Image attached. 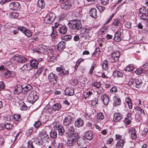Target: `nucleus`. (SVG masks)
I'll use <instances>...</instances> for the list:
<instances>
[{
  "label": "nucleus",
  "instance_id": "f257e3e1",
  "mask_svg": "<svg viewBox=\"0 0 148 148\" xmlns=\"http://www.w3.org/2000/svg\"><path fill=\"white\" fill-rule=\"evenodd\" d=\"M38 97L37 92L35 91H32L28 95L27 100L29 103H33L37 101Z\"/></svg>",
  "mask_w": 148,
  "mask_h": 148
},
{
  "label": "nucleus",
  "instance_id": "f03ea898",
  "mask_svg": "<svg viewBox=\"0 0 148 148\" xmlns=\"http://www.w3.org/2000/svg\"><path fill=\"white\" fill-rule=\"evenodd\" d=\"M69 25L70 28L73 29H79L82 26L80 21L79 20L71 21Z\"/></svg>",
  "mask_w": 148,
  "mask_h": 148
},
{
  "label": "nucleus",
  "instance_id": "7ed1b4c3",
  "mask_svg": "<svg viewBox=\"0 0 148 148\" xmlns=\"http://www.w3.org/2000/svg\"><path fill=\"white\" fill-rule=\"evenodd\" d=\"M77 140L75 135H70L67 136L66 144L69 146H74L76 143Z\"/></svg>",
  "mask_w": 148,
  "mask_h": 148
},
{
  "label": "nucleus",
  "instance_id": "20e7f679",
  "mask_svg": "<svg viewBox=\"0 0 148 148\" xmlns=\"http://www.w3.org/2000/svg\"><path fill=\"white\" fill-rule=\"evenodd\" d=\"M56 16L55 14L51 12L48 14L45 17L44 21L47 24L51 23L54 20Z\"/></svg>",
  "mask_w": 148,
  "mask_h": 148
},
{
  "label": "nucleus",
  "instance_id": "39448f33",
  "mask_svg": "<svg viewBox=\"0 0 148 148\" xmlns=\"http://www.w3.org/2000/svg\"><path fill=\"white\" fill-rule=\"evenodd\" d=\"M120 53L119 51L112 53L111 54L110 58V60L112 62H114L117 60L120 56Z\"/></svg>",
  "mask_w": 148,
  "mask_h": 148
},
{
  "label": "nucleus",
  "instance_id": "423d86ee",
  "mask_svg": "<svg viewBox=\"0 0 148 148\" xmlns=\"http://www.w3.org/2000/svg\"><path fill=\"white\" fill-rule=\"evenodd\" d=\"M71 7V3L70 1H66L62 2L61 5V8L63 9L67 10Z\"/></svg>",
  "mask_w": 148,
  "mask_h": 148
},
{
  "label": "nucleus",
  "instance_id": "0eeeda50",
  "mask_svg": "<svg viewBox=\"0 0 148 148\" xmlns=\"http://www.w3.org/2000/svg\"><path fill=\"white\" fill-rule=\"evenodd\" d=\"M20 30L24 33L28 37H30L32 35V32L29 30L23 27H18Z\"/></svg>",
  "mask_w": 148,
  "mask_h": 148
},
{
  "label": "nucleus",
  "instance_id": "6e6552de",
  "mask_svg": "<svg viewBox=\"0 0 148 148\" xmlns=\"http://www.w3.org/2000/svg\"><path fill=\"white\" fill-rule=\"evenodd\" d=\"M57 76L52 73H50L49 76L48 78L49 81L51 84H55L57 82Z\"/></svg>",
  "mask_w": 148,
  "mask_h": 148
},
{
  "label": "nucleus",
  "instance_id": "1a4fd4ad",
  "mask_svg": "<svg viewBox=\"0 0 148 148\" xmlns=\"http://www.w3.org/2000/svg\"><path fill=\"white\" fill-rule=\"evenodd\" d=\"M4 77L8 78L10 77H13L15 76V73L14 72H10L8 70H5Z\"/></svg>",
  "mask_w": 148,
  "mask_h": 148
},
{
  "label": "nucleus",
  "instance_id": "9d476101",
  "mask_svg": "<svg viewBox=\"0 0 148 148\" xmlns=\"http://www.w3.org/2000/svg\"><path fill=\"white\" fill-rule=\"evenodd\" d=\"M23 90V88L20 85H18L15 87L14 92L15 94H18L22 92Z\"/></svg>",
  "mask_w": 148,
  "mask_h": 148
},
{
  "label": "nucleus",
  "instance_id": "9b49d317",
  "mask_svg": "<svg viewBox=\"0 0 148 148\" xmlns=\"http://www.w3.org/2000/svg\"><path fill=\"white\" fill-rule=\"evenodd\" d=\"M19 3L17 2H12L9 5L10 8L13 10L16 9L19 7Z\"/></svg>",
  "mask_w": 148,
  "mask_h": 148
},
{
  "label": "nucleus",
  "instance_id": "f8f14e48",
  "mask_svg": "<svg viewBox=\"0 0 148 148\" xmlns=\"http://www.w3.org/2000/svg\"><path fill=\"white\" fill-rule=\"evenodd\" d=\"M101 99L105 105H107L108 104L109 101L108 95L106 94H103L101 96Z\"/></svg>",
  "mask_w": 148,
  "mask_h": 148
},
{
  "label": "nucleus",
  "instance_id": "ddd939ff",
  "mask_svg": "<svg viewBox=\"0 0 148 148\" xmlns=\"http://www.w3.org/2000/svg\"><path fill=\"white\" fill-rule=\"evenodd\" d=\"M135 81L136 87L138 88H140L141 86L143 83L142 78L138 77L136 78Z\"/></svg>",
  "mask_w": 148,
  "mask_h": 148
},
{
  "label": "nucleus",
  "instance_id": "4468645a",
  "mask_svg": "<svg viewBox=\"0 0 148 148\" xmlns=\"http://www.w3.org/2000/svg\"><path fill=\"white\" fill-rule=\"evenodd\" d=\"M65 47V43L64 41L60 42L57 45L58 49L60 51H62Z\"/></svg>",
  "mask_w": 148,
  "mask_h": 148
},
{
  "label": "nucleus",
  "instance_id": "2eb2a0df",
  "mask_svg": "<svg viewBox=\"0 0 148 148\" xmlns=\"http://www.w3.org/2000/svg\"><path fill=\"white\" fill-rule=\"evenodd\" d=\"M129 133L131 134V138L133 139H135L137 137L135 129L131 128L129 130Z\"/></svg>",
  "mask_w": 148,
  "mask_h": 148
},
{
  "label": "nucleus",
  "instance_id": "dca6fc26",
  "mask_svg": "<svg viewBox=\"0 0 148 148\" xmlns=\"http://www.w3.org/2000/svg\"><path fill=\"white\" fill-rule=\"evenodd\" d=\"M72 121V119L71 117L68 115L65 118L63 122L65 125H67L71 124Z\"/></svg>",
  "mask_w": 148,
  "mask_h": 148
},
{
  "label": "nucleus",
  "instance_id": "f3484780",
  "mask_svg": "<svg viewBox=\"0 0 148 148\" xmlns=\"http://www.w3.org/2000/svg\"><path fill=\"white\" fill-rule=\"evenodd\" d=\"M84 124V121L81 118H79L77 119L75 122V126L77 127H80L82 126H83Z\"/></svg>",
  "mask_w": 148,
  "mask_h": 148
},
{
  "label": "nucleus",
  "instance_id": "a211bd4d",
  "mask_svg": "<svg viewBox=\"0 0 148 148\" xmlns=\"http://www.w3.org/2000/svg\"><path fill=\"white\" fill-rule=\"evenodd\" d=\"M65 93L66 95L69 96L73 95L74 93V90L72 88H68L65 90Z\"/></svg>",
  "mask_w": 148,
  "mask_h": 148
},
{
  "label": "nucleus",
  "instance_id": "6ab92c4d",
  "mask_svg": "<svg viewBox=\"0 0 148 148\" xmlns=\"http://www.w3.org/2000/svg\"><path fill=\"white\" fill-rule=\"evenodd\" d=\"M125 141L122 139L119 140L117 143L116 148H123Z\"/></svg>",
  "mask_w": 148,
  "mask_h": 148
},
{
  "label": "nucleus",
  "instance_id": "aec40b11",
  "mask_svg": "<svg viewBox=\"0 0 148 148\" xmlns=\"http://www.w3.org/2000/svg\"><path fill=\"white\" fill-rule=\"evenodd\" d=\"M58 30L60 34H64L67 32V29L66 26L63 25L59 27Z\"/></svg>",
  "mask_w": 148,
  "mask_h": 148
},
{
  "label": "nucleus",
  "instance_id": "412c9836",
  "mask_svg": "<svg viewBox=\"0 0 148 148\" xmlns=\"http://www.w3.org/2000/svg\"><path fill=\"white\" fill-rule=\"evenodd\" d=\"M33 141L36 144L42 145L43 142L41 140V137L40 136H36L34 137Z\"/></svg>",
  "mask_w": 148,
  "mask_h": 148
},
{
  "label": "nucleus",
  "instance_id": "4be33fe9",
  "mask_svg": "<svg viewBox=\"0 0 148 148\" xmlns=\"http://www.w3.org/2000/svg\"><path fill=\"white\" fill-rule=\"evenodd\" d=\"M86 138L89 140H91L92 138L93 134L91 131H88L85 133Z\"/></svg>",
  "mask_w": 148,
  "mask_h": 148
},
{
  "label": "nucleus",
  "instance_id": "5701e85b",
  "mask_svg": "<svg viewBox=\"0 0 148 148\" xmlns=\"http://www.w3.org/2000/svg\"><path fill=\"white\" fill-rule=\"evenodd\" d=\"M122 118V115L119 113H116L114 114V120L115 122L120 120Z\"/></svg>",
  "mask_w": 148,
  "mask_h": 148
},
{
  "label": "nucleus",
  "instance_id": "b1692460",
  "mask_svg": "<svg viewBox=\"0 0 148 148\" xmlns=\"http://www.w3.org/2000/svg\"><path fill=\"white\" fill-rule=\"evenodd\" d=\"M30 64L31 66L32 67L35 69H36L37 68L38 62L37 60H32L30 61Z\"/></svg>",
  "mask_w": 148,
  "mask_h": 148
},
{
  "label": "nucleus",
  "instance_id": "393cba45",
  "mask_svg": "<svg viewBox=\"0 0 148 148\" xmlns=\"http://www.w3.org/2000/svg\"><path fill=\"white\" fill-rule=\"evenodd\" d=\"M77 144L79 146H82L83 145H85V140L84 138H79L77 140Z\"/></svg>",
  "mask_w": 148,
  "mask_h": 148
},
{
  "label": "nucleus",
  "instance_id": "a878e982",
  "mask_svg": "<svg viewBox=\"0 0 148 148\" xmlns=\"http://www.w3.org/2000/svg\"><path fill=\"white\" fill-rule=\"evenodd\" d=\"M121 103V99L119 97H115L114 98V106H116L120 105Z\"/></svg>",
  "mask_w": 148,
  "mask_h": 148
},
{
  "label": "nucleus",
  "instance_id": "bb28decb",
  "mask_svg": "<svg viewBox=\"0 0 148 148\" xmlns=\"http://www.w3.org/2000/svg\"><path fill=\"white\" fill-rule=\"evenodd\" d=\"M121 33L120 32H117L116 33L114 38V40L115 41L119 42L121 40Z\"/></svg>",
  "mask_w": 148,
  "mask_h": 148
},
{
  "label": "nucleus",
  "instance_id": "cd10ccee",
  "mask_svg": "<svg viewBox=\"0 0 148 148\" xmlns=\"http://www.w3.org/2000/svg\"><path fill=\"white\" fill-rule=\"evenodd\" d=\"M113 75L115 77H122L123 76V73L119 71H115L113 73Z\"/></svg>",
  "mask_w": 148,
  "mask_h": 148
},
{
  "label": "nucleus",
  "instance_id": "c85d7f7f",
  "mask_svg": "<svg viewBox=\"0 0 148 148\" xmlns=\"http://www.w3.org/2000/svg\"><path fill=\"white\" fill-rule=\"evenodd\" d=\"M90 15L94 18H96L97 16V10L95 8L91 9L90 12Z\"/></svg>",
  "mask_w": 148,
  "mask_h": 148
},
{
  "label": "nucleus",
  "instance_id": "c756f323",
  "mask_svg": "<svg viewBox=\"0 0 148 148\" xmlns=\"http://www.w3.org/2000/svg\"><path fill=\"white\" fill-rule=\"evenodd\" d=\"M67 129L68 132L70 134V135H75L76 134H74V129L73 126H69Z\"/></svg>",
  "mask_w": 148,
  "mask_h": 148
},
{
  "label": "nucleus",
  "instance_id": "7c9ffc66",
  "mask_svg": "<svg viewBox=\"0 0 148 148\" xmlns=\"http://www.w3.org/2000/svg\"><path fill=\"white\" fill-rule=\"evenodd\" d=\"M57 127L59 134L61 136L63 135L64 130L62 126L61 125H58Z\"/></svg>",
  "mask_w": 148,
  "mask_h": 148
},
{
  "label": "nucleus",
  "instance_id": "2f4dec72",
  "mask_svg": "<svg viewBox=\"0 0 148 148\" xmlns=\"http://www.w3.org/2000/svg\"><path fill=\"white\" fill-rule=\"evenodd\" d=\"M125 101L127 104L129 108L131 109L132 108V100L129 97H126L125 98Z\"/></svg>",
  "mask_w": 148,
  "mask_h": 148
},
{
  "label": "nucleus",
  "instance_id": "473e14b6",
  "mask_svg": "<svg viewBox=\"0 0 148 148\" xmlns=\"http://www.w3.org/2000/svg\"><path fill=\"white\" fill-rule=\"evenodd\" d=\"M30 69L29 65L27 64H25L20 69L21 71H29Z\"/></svg>",
  "mask_w": 148,
  "mask_h": 148
},
{
  "label": "nucleus",
  "instance_id": "72a5a7b5",
  "mask_svg": "<svg viewBox=\"0 0 148 148\" xmlns=\"http://www.w3.org/2000/svg\"><path fill=\"white\" fill-rule=\"evenodd\" d=\"M19 55L15 56H13L11 59V62H12L13 63L15 64L18 62H19Z\"/></svg>",
  "mask_w": 148,
  "mask_h": 148
},
{
  "label": "nucleus",
  "instance_id": "f704fd0d",
  "mask_svg": "<svg viewBox=\"0 0 148 148\" xmlns=\"http://www.w3.org/2000/svg\"><path fill=\"white\" fill-rule=\"evenodd\" d=\"M52 108L55 111L59 110L61 108V106L59 103H56L53 106Z\"/></svg>",
  "mask_w": 148,
  "mask_h": 148
},
{
  "label": "nucleus",
  "instance_id": "c9c22d12",
  "mask_svg": "<svg viewBox=\"0 0 148 148\" xmlns=\"http://www.w3.org/2000/svg\"><path fill=\"white\" fill-rule=\"evenodd\" d=\"M45 4L43 0H39L38 2V6L42 9L44 8Z\"/></svg>",
  "mask_w": 148,
  "mask_h": 148
},
{
  "label": "nucleus",
  "instance_id": "e433bc0d",
  "mask_svg": "<svg viewBox=\"0 0 148 148\" xmlns=\"http://www.w3.org/2000/svg\"><path fill=\"white\" fill-rule=\"evenodd\" d=\"M136 109L138 111V113L140 114V116H143L145 115L144 111L141 108L137 107H136Z\"/></svg>",
  "mask_w": 148,
  "mask_h": 148
},
{
  "label": "nucleus",
  "instance_id": "4c0bfd02",
  "mask_svg": "<svg viewBox=\"0 0 148 148\" xmlns=\"http://www.w3.org/2000/svg\"><path fill=\"white\" fill-rule=\"evenodd\" d=\"M1 125L5 128L8 130H9L12 129V125L10 123H7L6 124H2Z\"/></svg>",
  "mask_w": 148,
  "mask_h": 148
},
{
  "label": "nucleus",
  "instance_id": "58836bf2",
  "mask_svg": "<svg viewBox=\"0 0 148 148\" xmlns=\"http://www.w3.org/2000/svg\"><path fill=\"white\" fill-rule=\"evenodd\" d=\"M134 69V67L133 66L128 65L124 69V70L125 71H133Z\"/></svg>",
  "mask_w": 148,
  "mask_h": 148
},
{
  "label": "nucleus",
  "instance_id": "ea45409f",
  "mask_svg": "<svg viewBox=\"0 0 148 148\" xmlns=\"http://www.w3.org/2000/svg\"><path fill=\"white\" fill-rule=\"evenodd\" d=\"M140 12L142 14H148V11L146 8H142L140 9Z\"/></svg>",
  "mask_w": 148,
  "mask_h": 148
},
{
  "label": "nucleus",
  "instance_id": "a19ab883",
  "mask_svg": "<svg viewBox=\"0 0 148 148\" xmlns=\"http://www.w3.org/2000/svg\"><path fill=\"white\" fill-rule=\"evenodd\" d=\"M56 132L54 130H52L50 133V136L51 138H56L57 137Z\"/></svg>",
  "mask_w": 148,
  "mask_h": 148
},
{
  "label": "nucleus",
  "instance_id": "79ce46f5",
  "mask_svg": "<svg viewBox=\"0 0 148 148\" xmlns=\"http://www.w3.org/2000/svg\"><path fill=\"white\" fill-rule=\"evenodd\" d=\"M10 17L12 18H16L18 16V14L16 12H11L10 13Z\"/></svg>",
  "mask_w": 148,
  "mask_h": 148
},
{
  "label": "nucleus",
  "instance_id": "37998d69",
  "mask_svg": "<svg viewBox=\"0 0 148 148\" xmlns=\"http://www.w3.org/2000/svg\"><path fill=\"white\" fill-rule=\"evenodd\" d=\"M100 53V51L99 48H97L96 49L95 52L93 53L92 56H95V57L97 58L98 56Z\"/></svg>",
  "mask_w": 148,
  "mask_h": 148
},
{
  "label": "nucleus",
  "instance_id": "c03bdc74",
  "mask_svg": "<svg viewBox=\"0 0 148 148\" xmlns=\"http://www.w3.org/2000/svg\"><path fill=\"white\" fill-rule=\"evenodd\" d=\"M92 85L97 88H99L101 86V83L99 82H96L92 84Z\"/></svg>",
  "mask_w": 148,
  "mask_h": 148
},
{
  "label": "nucleus",
  "instance_id": "a18cd8bd",
  "mask_svg": "<svg viewBox=\"0 0 148 148\" xmlns=\"http://www.w3.org/2000/svg\"><path fill=\"white\" fill-rule=\"evenodd\" d=\"M19 62H25L26 61H27V59L25 58V57L22 56L21 55H19Z\"/></svg>",
  "mask_w": 148,
  "mask_h": 148
},
{
  "label": "nucleus",
  "instance_id": "49530a36",
  "mask_svg": "<svg viewBox=\"0 0 148 148\" xmlns=\"http://www.w3.org/2000/svg\"><path fill=\"white\" fill-rule=\"evenodd\" d=\"M136 74L138 75L141 74L143 72V69L142 68H140L138 69L137 70L135 71Z\"/></svg>",
  "mask_w": 148,
  "mask_h": 148
},
{
  "label": "nucleus",
  "instance_id": "de8ad7c7",
  "mask_svg": "<svg viewBox=\"0 0 148 148\" xmlns=\"http://www.w3.org/2000/svg\"><path fill=\"white\" fill-rule=\"evenodd\" d=\"M102 67L103 69L107 70L108 69V62L107 61H105L103 64Z\"/></svg>",
  "mask_w": 148,
  "mask_h": 148
},
{
  "label": "nucleus",
  "instance_id": "09e8293b",
  "mask_svg": "<svg viewBox=\"0 0 148 148\" xmlns=\"http://www.w3.org/2000/svg\"><path fill=\"white\" fill-rule=\"evenodd\" d=\"M69 72L68 71L66 70L65 69H63L61 72L59 74L60 75L62 76V75H64L66 74H69Z\"/></svg>",
  "mask_w": 148,
  "mask_h": 148
},
{
  "label": "nucleus",
  "instance_id": "8fccbe9b",
  "mask_svg": "<svg viewBox=\"0 0 148 148\" xmlns=\"http://www.w3.org/2000/svg\"><path fill=\"white\" fill-rule=\"evenodd\" d=\"M20 105L21 109L22 110H25L27 109V106L23 102H21Z\"/></svg>",
  "mask_w": 148,
  "mask_h": 148
},
{
  "label": "nucleus",
  "instance_id": "3c124183",
  "mask_svg": "<svg viewBox=\"0 0 148 148\" xmlns=\"http://www.w3.org/2000/svg\"><path fill=\"white\" fill-rule=\"evenodd\" d=\"M97 119H103L104 118V116L102 113H99L97 114Z\"/></svg>",
  "mask_w": 148,
  "mask_h": 148
},
{
  "label": "nucleus",
  "instance_id": "603ef678",
  "mask_svg": "<svg viewBox=\"0 0 148 148\" xmlns=\"http://www.w3.org/2000/svg\"><path fill=\"white\" fill-rule=\"evenodd\" d=\"M113 24L114 25L118 26L121 25L120 21L117 19H116L114 21Z\"/></svg>",
  "mask_w": 148,
  "mask_h": 148
},
{
  "label": "nucleus",
  "instance_id": "864d4df0",
  "mask_svg": "<svg viewBox=\"0 0 148 148\" xmlns=\"http://www.w3.org/2000/svg\"><path fill=\"white\" fill-rule=\"evenodd\" d=\"M131 117H129V118L126 117L125 120V123L128 125L131 122Z\"/></svg>",
  "mask_w": 148,
  "mask_h": 148
},
{
  "label": "nucleus",
  "instance_id": "5fc2aeb1",
  "mask_svg": "<svg viewBox=\"0 0 148 148\" xmlns=\"http://www.w3.org/2000/svg\"><path fill=\"white\" fill-rule=\"evenodd\" d=\"M71 38V36L70 35H67L64 37V39L66 41H69Z\"/></svg>",
  "mask_w": 148,
  "mask_h": 148
},
{
  "label": "nucleus",
  "instance_id": "6e6d98bb",
  "mask_svg": "<svg viewBox=\"0 0 148 148\" xmlns=\"http://www.w3.org/2000/svg\"><path fill=\"white\" fill-rule=\"evenodd\" d=\"M32 87L29 85H28L25 86L24 88H23V90H24L25 91H27L31 89Z\"/></svg>",
  "mask_w": 148,
  "mask_h": 148
},
{
  "label": "nucleus",
  "instance_id": "4d7b16f0",
  "mask_svg": "<svg viewBox=\"0 0 148 148\" xmlns=\"http://www.w3.org/2000/svg\"><path fill=\"white\" fill-rule=\"evenodd\" d=\"M146 14H142L140 17L141 19L143 20H148V15Z\"/></svg>",
  "mask_w": 148,
  "mask_h": 148
},
{
  "label": "nucleus",
  "instance_id": "13d9d810",
  "mask_svg": "<svg viewBox=\"0 0 148 148\" xmlns=\"http://www.w3.org/2000/svg\"><path fill=\"white\" fill-rule=\"evenodd\" d=\"M12 116H10V115H8L5 119V120L6 121H11L12 119Z\"/></svg>",
  "mask_w": 148,
  "mask_h": 148
},
{
  "label": "nucleus",
  "instance_id": "bf43d9fd",
  "mask_svg": "<svg viewBox=\"0 0 148 148\" xmlns=\"http://www.w3.org/2000/svg\"><path fill=\"white\" fill-rule=\"evenodd\" d=\"M14 118L16 121H18L20 120V116L19 115H14Z\"/></svg>",
  "mask_w": 148,
  "mask_h": 148
},
{
  "label": "nucleus",
  "instance_id": "052dcab7",
  "mask_svg": "<svg viewBox=\"0 0 148 148\" xmlns=\"http://www.w3.org/2000/svg\"><path fill=\"white\" fill-rule=\"evenodd\" d=\"M5 85L3 82H0V90H1L5 88Z\"/></svg>",
  "mask_w": 148,
  "mask_h": 148
},
{
  "label": "nucleus",
  "instance_id": "680f3d73",
  "mask_svg": "<svg viewBox=\"0 0 148 148\" xmlns=\"http://www.w3.org/2000/svg\"><path fill=\"white\" fill-rule=\"evenodd\" d=\"M41 124V123H40V121H37L35 122L34 125L35 127L37 128L40 127Z\"/></svg>",
  "mask_w": 148,
  "mask_h": 148
},
{
  "label": "nucleus",
  "instance_id": "e2e57ef3",
  "mask_svg": "<svg viewBox=\"0 0 148 148\" xmlns=\"http://www.w3.org/2000/svg\"><path fill=\"white\" fill-rule=\"evenodd\" d=\"M109 2V0H101V2L102 4L103 5H106Z\"/></svg>",
  "mask_w": 148,
  "mask_h": 148
},
{
  "label": "nucleus",
  "instance_id": "0e129e2a",
  "mask_svg": "<svg viewBox=\"0 0 148 148\" xmlns=\"http://www.w3.org/2000/svg\"><path fill=\"white\" fill-rule=\"evenodd\" d=\"M28 147L29 148H34L32 141L29 140L28 142Z\"/></svg>",
  "mask_w": 148,
  "mask_h": 148
},
{
  "label": "nucleus",
  "instance_id": "69168bd1",
  "mask_svg": "<svg viewBox=\"0 0 148 148\" xmlns=\"http://www.w3.org/2000/svg\"><path fill=\"white\" fill-rule=\"evenodd\" d=\"M57 146V144L55 140H53L51 143V146L53 148H55Z\"/></svg>",
  "mask_w": 148,
  "mask_h": 148
},
{
  "label": "nucleus",
  "instance_id": "338daca9",
  "mask_svg": "<svg viewBox=\"0 0 148 148\" xmlns=\"http://www.w3.org/2000/svg\"><path fill=\"white\" fill-rule=\"evenodd\" d=\"M97 100L95 99V100H92V102L91 104L92 106H94L97 103Z\"/></svg>",
  "mask_w": 148,
  "mask_h": 148
},
{
  "label": "nucleus",
  "instance_id": "774afa93",
  "mask_svg": "<svg viewBox=\"0 0 148 148\" xmlns=\"http://www.w3.org/2000/svg\"><path fill=\"white\" fill-rule=\"evenodd\" d=\"M131 23L129 22H127L125 24V26L128 28H130L131 27Z\"/></svg>",
  "mask_w": 148,
  "mask_h": 148
}]
</instances>
